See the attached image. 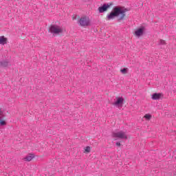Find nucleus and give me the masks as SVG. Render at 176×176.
Returning <instances> with one entry per match:
<instances>
[{
    "label": "nucleus",
    "instance_id": "f257e3e1",
    "mask_svg": "<svg viewBox=\"0 0 176 176\" xmlns=\"http://www.w3.org/2000/svg\"><path fill=\"white\" fill-rule=\"evenodd\" d=\"M126 12H127V8L116 6L113 8V11L107 16V20H113L115 17H118V21H122L126 17Z\"/></svg>",
    "mask_w": 176,
    "mask_h": 176
},
{
    "label": "nucleus",
    "instance_id": "f03ea898",
    "mask_svg": "<svg viewBox=\"0 0 176 176\" xmlns=\"http://www.w3.org/2000/svg\"><path fill=\"white\" fill-rule=\"evenodd\" d=\"M112 138L115 140H127V135H126V132L120 131L118 132H113Z\"/></svg>",
    "mask_w": 176,
    "mask_h": 176
},
{
    "label": "nucleus",
    "instance_id": "7ed1b4c3",
    "mask_svg": "<svg viewBox=\"0 0 176 176\" xmlns=\"http://www.w3.org/2000/svg\"><path fill=\"white\" fill-rule=\"evenodd\" d=\"M49 32L54 35H58L63 33V28L58 25H52L49 29Z\"/></svg>",
    "mask_w": 176,
    "mask_h": 176
},
{
    "label": "nucleus",
    "instance_id": "20e7f679",
    "mask_svg": "<svg viewBox=\"0 0 176 176\" xmlns=\"http://www.w3.org/2000/svg\"><path fill=\"white\" fill-rule=\"evenodd\" d=\"M78 23L81 27H88V25H90V18L89 16H82L78 20Z\"/></svg>",
    "mask_w": 176,
    "mask_h": 176
},
{
    "label": "nucleus",
    "instance_id": "39448f33",
    "mask_svg": "<svg viewBox=\"0 0 176 176\" xmlns=\"http://www.w3.org/2000/svg\"><path fill=\"white\" fill-rule=\"evenodd\" d=\"M144 31H145L144 27H142V28L138 29L135 32V36H138V38H140V36H142V35H144Z\"/></svg>",
    "mask_w": 176,
    "mask_h": 176
},
{
    "label": "nucleus",
    "instance_id": "423d86ee",
    "mask_svg": "<svg viewBox=\"0 0 176 176\" xmlns=\"http://www.w3.org/2000/svg\"><path fill=\"white\" fill-rule=\"evenodd\" d=\"M116 101L114 102V105L116 107H122L123 105V102L124 101V99L122 97L116 98Z\"/></svg>",
    "mask_w": 176,
    "mask_h": 176
},
{
    "label": "nucleus",
    "instance_id": "0eeeda50",
    "mask_svg": "<svg viewBox=\"0 0 176 176\" xmlns=\"http://www.w3.org/2000/svg\"><path fill=\"white\" fill-rule=\"evenodd\" d=\"M109 6H110L109 5L103 4L102 6H100L98 8L99 13H104V12H107Z\"/></svg>",
    "mask_w": 176,
    "mask_h": 176
},
{
    "label": "nucleus",
    "instance_id": "6e6552de",
    "mask_svg": "<svg viewBox=\"0 0 176 176\" xmlns=\"http://www.w3.org/2000/svg\"><path fill=\"white\" fill-rule=\"evenodd\" d=\"M9 66V60H4L0 61V67H2V68H6V67Z\"/></svg>",
    "mask_w": 176,
    "mask_h": 176
},
{
    "label": "nucleus",
    "instance_id": "1a4fd4ad",
    "mask_svg": "<svg viewBox=\"0 0 176 176\" xmlns=\"http://www.w3.org/2000/svg\"><path fill=\"white\" fill-rule=\"evenodd\" d=\"M8 43V38L3 36H0V45H6Z\"/></svg>",
    "mask_w": 176,
    "mask_h": 176
},
{
    "label": "nucleus",
    "instance_id": "9d476101",
    "mask_svg": "<svg viewBox=\"0 0 176 176\" xmlns=\"http://www.w3.org/2000/svg\"><path fill=\"white\" fill-rule=\"evenodd\" d=\"M161 97H162V94L155 93L152 95L151 98H152V100H160Z\"/></svg>",
    "mask_w": 176,
    "mask_h": 176
},
{
    "label": "nucleus",
    "instance_id": "9b49d317",
    "mask_svg": "<svg viewBox=\"0 0 176 176\" xmlns=\"http://www.w3.org/2000/svg\"><path fill=\"white\" fill-rule=\"evenodd\" d=\"M34 157V154H30V155H28L25 158H23V160H25V162H31V160H32Z\"/></svg>",
    "mask_w": 176,
    "mask_h": 176
},
{
    "label": "nucleus",
    "instance_id": "f8f14e48",
    "mask_svg": "<svg viewBox=\"0 0 176 176\" xmlns=\"http://www.w3.org/2000/svg\"><path fill=\"white\" fill-rule=\"evenodd\" d=\"M128 69L124 68L120 70V72L122 73L124 75H126L127 74Z\"/></svg>",
    "mask_w": 176,
    "mask_h": 176
},
{
    "label": "nucleus",
    "instance_id": "ddd939ff",
    "mask_svg": "<svg viewBox=\"0 0 176 176\" xmlns=\"http://www.w3.org/2000/svg\"><path fill=\"white\" fill-rule=\"evenodd\" d=\"M145 119H147V120H151L152 118V116L151 114H146L144 116Z\"/></svg>",
    "mask_w": 176,
    "mask_h": 176
},
{
    "label": "nucleus",
    "instance_id": "4468645a",
    "mask_svg": "<svg viewBox=\"0 0 176 176\" xmlns=\"http://www.w3.org/2000/svg\"><path fill=\"white\" fill-rule=\"evenodd\" d=\"M158 45H166V41L164 40L160 39Z\"/></svg>",
    "mask_w": 176,
    "mask_h": 176
},
{
    "label": "nucleus",
    "instance_id": "2eb2a0df",
    "mask_svg": "<svg viewBox=\"0 0 176 176\" xmlns=\"http://www.w3.org/2000/svg\"><path fill=\"white\" fill-rule=\"evenodd\" d=\"M90 146H87V147H85V152H86L87 153H90Z\"/></svg>",
    "mask_w": 176,
    "mask_h": 176
},
{
    "label": "nucleus",
    "instance_id": "dca6fc26",
    "mask_svg": "<svg viewBox=\"0 0 176 176\" xmlns=\"http://www.w3.org/2000/svg\"><path fill=\"white\" fill-rule=\"evenodd\" d=\"M0 126H6V121L5 120L0 121Z\"/></svg>",
    "mask_w": 176,
    "mask_h": 176
},
{
    "label": "nucleus",
    "instance_id": "f3484780",
    "mask_svg": "<svg viewBox=\"0 0 176 176\" xmlns=\"http://www.w3.org/2000/svg\"><path fill=\"white\" fill-rule=\"evenodd\" d=\"M116 145L117 146H120V142H117L116 143Z\"/></svg>",
    "mask_w": 176,
    "mask_h": 176
},
{
    "label": "nucleus",
    "instance_id": "a211bd4d",
    "mask_svg": "<svg viewBox=\"0 0 176 176\" xmlns=\"http://www.w3.org/2000/svg\"><path fill=\"white\" fill-rule=\"evenodd\" d=\"M3 115V112H2V111H0V118H2Z\"/></svg>",
    "mask_w": 176,
    "mask_h": 176
}]
</instances>
